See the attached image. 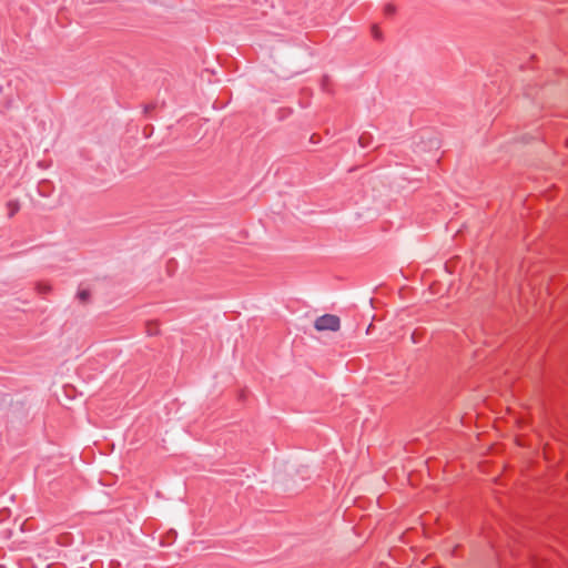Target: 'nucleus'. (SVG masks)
<instances>
[{"label":"nucleus","mask_w":568,"mask_h":568,"mask_svg":"<svg viewBox=\"0 0 568 568\" xmlns=\"http://www.w3.org/2000/svg\"><path fill=\"white\" fill-rule=\"evenodd\" d=\"M339 318L336 315L326 314L318 317L315 321V328L317 331H338L339 329Z\"/></svg>","instance_id":"f257e3e1"},{"label":"nucleus","mask_w":568,"mask_h":568,"mask_svg":"<svg viewBox=\"0 0 568 568\" xmlns=\"http://www.w3.org/2000/svg\"><path fill=\"white\" fill-rule=\"evenodd\" d=\"M91 293L87 288H80L78 291L77 297L81 303H88L90 300Z\"/></svg>","instance_id":"f03ea898"},{"label":"nucleus","mask_w":568,"mask_h":568,"mask_svg":"<svg viewBox=\"0 0 568 568\" xmlns=\"http://www.w3.org/2000/svg\"><path fill=\"white\" fill-rule=\"evenodd\" d=\"M37 292L41 295H47L51 292V285L45 282H40L37 284Z\"/></svg>","instance_id":"7ed1b4c3"},{"label":"nucleus","mask_w":568,"mask_h":568,"mask_svg":"<svg viewBox=\"0 0 568 568\" xmlns=\"http://www.w3.org/2000/svg\"><path fill=\"white\" fill-rule=\"evenodd\" d=\"M371 34H372V37H373L375 40H377V41H379V40H382V39H383V32H382V30L379 29V27H378V26H376V24L372 26V28H371Z\"/></svg>","instance_id":"20e7f679"},{"label":"nucleus","mask_w":568,"mask_h":568,"mask_svg":"<svg viewBox=\"0 0 568 568\" xmlns=\"http://www.w3.org/2000/svg\"><path fill=\"white\" fill-rule=\"evenodd\" d=\"M146 332L149 335H155L159 332V325L156 322H150L146 324Z\"/></svg>","instance_id":"39448f33"},{"label":"nucleus","mask_w":568,"mask_h":568,"mask_svg":"<svg viewBox=\"0 0 568 568\" xmlns=\"http://www.w3.org/2000/svg\"><path fill=\"white\" fill-rule=\"evenodd\" d=\"M395 10H396V9H395V6H394V4H390V3H388V4H386V6L384 7V13H385L386 16H393V14L395 13Z\"/></svg>","instance_id":"423d86ee"},{"label":"nucleus","mask_w":568,"mask_h":568,"mask_svg":"<svg viewBox=\"0 0 568 568\" xmlns=\"http://www.w3.org/2000/svg\"><path fill=\"white\" fill-rule=\"evenodd\" d=\"M9 206H10V210H11V214H13L14 212L18 211L19 206L16 202H11L9 203Z\"/></svg>","instance_id":"0eeeda50"},{"label":"nucleus","mask_w":568,"mask_h":568,"mask_svg":"<svg viewBox=\"0 0 568 568\" xmlns=\"http://www.w3.org/2000/svg\"><path fill=\"white\" fill-rule=\"evenodd\" d=\"M359 143H361L363 146H365V143H364V136H361V138H359Z\"/></svg>","instance_id":"6e6552de"}]
</instances>
